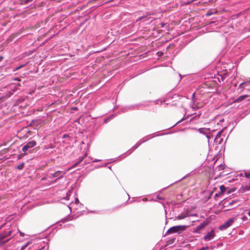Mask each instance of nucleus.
Returning a JSON list of instances; mask_svg holds the SVG:
<instances>
[{"mask_svg": "<svg viewBox=\"0 0 250 250\" xmlns=\"http://www.w3.org/2000/svg\"><path fill=\"white\" fill-rule=\"evenodd\" d=\"M235 220V219L234 218L229 219L224 224L220 226L219 229L222 230L228 228L233 224Z\"/></svg>", "mask_w": 250, "mask_h": 250, "instance_id": "20e7f679", "label": "nucleus"}, {"mask_svg": "<svg viewBox=\"0 0 250 250\" xmlns=\"http://www.w3.org/2000/svg\"><path fill=\"white\" fill-rule=\"evenodd\" d=\"M240 191L242 193H246L248 191H250V185L248 186H245L241 187L240 189Z\"/></svg>", "mask_w": 250, "mask_h": 250, "instance_id": "0eeeda50", "label": "nucleus"}, {"mask_svg": "<svg viewBox=\"0 0 250 250\" xmlns=\"http://www.w3.org/2000/svg\"><path fill=\"white\" fill-rule=\"evenodd\" d=\"M23 155H24V153H23V154H21V155H19V156H18V159H20V158L21 157V156H23Z\"/></svg>", "mask_w": 250, "mask_h": 250, "instance_id": "5701e85b", "label": "nucleus"}, {"mask_svg": "<svg viewBox=\"0 0 250 250\" xmlns=\"http://www.w3.org/2000/svg\"><path fill=\"white\" fill-rule=\"evenodd\" d=\"M210 15H211V14H209V13H208V14H207V16H210Z\"/></svg>", "mask_w": 250, "mask_h": 250, "instance_id": "7c9ffc66", "label": "nucleus"}, {"mask_svg": "<svg viewBox=\"0 0 250 250\" xmlns=\"http://www.w3.org/2000/svg\"><path fill=\"white\" fill-rule=\"evenodd\" d=\"M12 230H9L8 231H4L0 234V244L3 245L6 243L9 239L4 241V239L6 237L10 236L11 235Z\"/></svg>", "mask_w": 250, "mask_h": 250, "instance_id": "f03ea898", "label": "nucleus"}, {"mask_svg": "<svg viewBox=\"0 0 250 250\" xmlns=\"http://www.w3.org/2000/svg\"><path fill=\"white\" fill-rule=\"evenodd\" d=\"M36 144V142L34 140L28 142L22 148V151L24 152V155H26V151L29 149L35 146Z\"/></svg>", "mask_w": 250, "mask_h": 250, "instance_id": "7ed1b4c3", "label": "nucleus"}, {"mask_svg": "<svg viewBox=\"0 0 250 250\" xmlns=\"http://www.w3.org/2000/svg\"><path fill=\"white\" fill-rule=\"evenodd\" d=\"M22 67V65H21V66H19V67H17L16 69H20V68H21Z\"/></svg>", "mask_w": 250, "mask_h": 250, "instance_id": "393cba45", "label": "nucleus"}, {"mask_svg": "<svg viewBox=\"0 0 250 250\" xmlns=\"http://www.w3.org/2000/svg\"><path fill=\"white\" fill-rule=\"evenodd\" d=\"M86 156V153H85V154H84V155L83 157H81V158L80 159L79 161L77 163H76V164L75 165V166L77 165L78 163H80L81 162H82V161L83 160V159L85 158V157Z\"/></svg>", "mask_w": 250, "mask_h": 250, "instance_id": "ddd939ff", "label": "nucleus"}, {"mask_svg": "<svg viewBox=\"0 0 250 250\" xmlns=\"http://www.w3.org/2000/svg\"><path fill=\"white\" fill-rule=\"evenodd\" d=\"M245 176L248 178H250V173H246Z\"/></svg>", "mask_w": 250, "mask_h": 250, "instance_id": "f3484780", "label": "nucleus"}, {"mask_svg": "<svg viewBox=\"0 0 250 250\" xmlns=\"http://www.w3.org/2000/svg\"><path fill=\"white\" fill-rule=\"evenodd\" d=\"M204 129H205L203 128H200L198 129V131L200 133H205V132H204Z\"/></svg>", "mask_w": 250, "mask_h": 250, "instance_id": "dca6fc26", "label": "nucleus"}, {"mask_svg": "<svg viewBox=\"0 0 250 250\" xmlns=\"http://www.w3.org/2000/svg\"><path fill=\"white\" fill-rule=\"evenodd\" d=\"M32 0H25L24 2H25V3H28V2H29L32 1Z\"/></svg>", "mask_w": 250, "mask_h": 250, "instance_id": "aec40b11", "label": "nucleus"}, {"mask_svg": "<svg viewBox=\"0 0 250 250\" xmlns=\"http://www.w3.org/2000/svg\"><path fill=\"white\" fill-rule=\"evenodd\" d=\"M248 97V96L247 95L240 96L237 99H236L235 102H241Z\"/></svg>", "mask_w": 250, "mask_h": 250, "instance_id": "6e6552de", "label": "nucleus"}, {"mask_svg": "<svg viewBox=\"0 0 250 250\" xmlns=\"http://www.w3.org/2000/svg\"><path fill=\"white\" fill-rule=\"evenodd\" d=\"M24 166V164L23 163H21L16 167V168L19 170L22 169Z\"/></svg>", "mask_w": 250, "mask_h": 250, "instance_id": "9b49d317", "label": "nucleus"}, {"mask_svg": "<svg viewBox=\"0 0 250 250\" xmlns=\"http://www.w3.org/2000/svg\"><path fill=\"white\" fill-rule=\"evenodd\" d=\"M3 226L0 227V229H1L2 228Z\"/></svg>", "mask_w": 250, "mask_h": 250, "instance_id": "2f4dec72", "label": "nucleus"}, {"mask_svg": "<svg viewBox=\"0 0 250 250\" xmlns=\"http://www.w3.org/2000/svg\"><path fill=\"white\" fill-rule=\"evenodd\" d=\"M208 247H203V248H202L201 249H200L199 250H208Z\"/></svg>", "mask_w": 250, "mask_h": 250, "instance_id": "a211bd4d", "label": "nucleus"}, {"mask_svg": "<svg viewBox=\"0 0 250 250\" xmlns=\"http://www.w3.org/2000/svg\"><path fill=\"white\" fill-rule=\"evenodd\" d=\"M161 25L162 27H164L165 25V23L162 22V23H161Z\"/></svg>", "mask_w": 250, "mask_h": 250, "instance_id": "4be33fe9", "label": "nucleus"}, {"mask_svg": "<svg viewBox=\"0 0 250 250\" xmlns=\"http://www.w3.org/2000/svg\"><path fill=\"white\" fill-rule=\"evenodd\" d=\"M21 86V84L20 83H18V84H17L16 86Z\"/></svg>", "mask_w": 250, "mask_h": 250, "instance_id": "bb28decb", "label": "nucleus"}, {"mask_svg": "<svg viewBox=\"0 0 250 250\" xmlns=\"http://www.w3.org/2000/svg\"><path fill=\"white\" fill-rule=\"evenodd\" d=\"M17 89V87H15L13 89V90H12V91H13V92H15V91L16 90V89Z\"/></svg>", "mask_w": 250, "mask_h": 250, "instance_id": "b1692460", "label": "nucleus"}, {"mask_svg": "<svg viewBox=\"0 0 250 250\" xmlns=\"http://www.w3.org/2000/svg\"><path fill=\"white\" fill-rule=\"evenodd\" d=\"M186 226H176L169 228L167 231L166 234H171L174 233H180L185 230Z\"/></svg>", "mask_w": 250, "mask_h": 250, "instance_id": "f257e3e1", "label": "nucleus"}, {"mask_svg": "<svg viewBox=\"0 0 250 250\" xmlns=\"http://www.w3.org/2000/svg\"><path fill=\"white\" fill-rule=\"evenodd\" d=\"M157 198H158V199H162V198H161V197H159V196L157 197Z\"/></svg>", "mask_w": 250, "mask_h": 250, "instance_id": "c756f323", "label": "nucleus"}, {"mask_svg": "<svg viewBox=\"0 0 250 250\" xmlns=\"http://www.w3.org/2000/svg\"><path fill=\"white\" fill-rule=\"evenodd\" d=\"M220 194H224V193L225 192L226 190V187L224 185H221L220 187Z\"/></svg>", "mask_w": 250, "mask_h": 250, "instance_id": "9d476101", "label": "nucleus"}, {"mask_svg": "<svg viewBox=\"0 0 250 250\" xmlns=\"http://www.w3.org/2000/svg\"><path fill=\"white\" fill-rule=\"evenodd\" d=\"M248 214L249 216H250V210L248 212Z\"/></svg>", "mask_w": 250, "mask_h": 250, "instance_id": "cd10ccee", "label": "nucleus"}, {"mask_svg": "<svg viewBox=\"0 0 250 250\" xmlns=\"http://www.w3.org/2000/svg\"><path fill=\"white\" fill-rule=\"evenodd\" d=\"M215 236L214 231L213 230H211L209 231L206 235L204 237L205 241H208L211 240Z\"/></svg>", "mask_w": 250, "mask_h": 250, "instance_id": "39448f33", "label": "nucleus"}, {"mask_svg": "<svg viewBox=\"0 0 250 250\" xmlns=\"http://www.w3.org/2000/svg\"><path fill=\"white\" fill-rule=\"evenodd\" d=\"M225 169V167L223 165H220L218 166V170H222Z\"/></svg>", "mask_w": 250, "mask_h": 250, "instance_id": "4468645a", "label": "nucleus"}, {"mask_svg": "<svg viewBox=\"0 0 250 250\" xmlns=\"http://www.w3.org/2000/svg\"><path fill=\"white\" fill-rule=\"evenodd\" d=\"M12 93H10V92H9V96H10L11 95H12Z\"/></svg>", "mask_w": 250, "mask_h": 250, "instance_id": "c85d7f7f", "label": "nucleus"}, {"mask_svg": "<svg viewBox=\"0 0 250 250\" xmlns=\"http://www.w3.org/2000/svg\"><path fill=\"white\" fill-rule=\"evenodd\" d=\"M66 171H57L53 174L52 176L53 177H58L59 178H62V175L65 174Z\"/></svg>", "mask_w": 250, "mask_h": 250, "instance_id": "423d86ee", "label": "nucleus"}, {"mask_svg": "<svg viewBox=\"0 0 250 250\" xmlns=\"http://www.w3.org/2000/svg\"><path fill=\"white\" fill-rule=\"evenodd\" d=\"M145 17H146L145 16H142V17H140V18H139V19H138L137 21H140V20H141L142 19H143L145 18Z\"/></svg>", "mask_w": 250, "mask_h": 250, "instance_id": "6ab92c4d", "label": "nucleus"}, {"mask_svg": "<svg viewBox=\"0 0 250 250\" xmlns=\"http://www.w3.org/2000/svg\"><path fill=\"white\" fill-rule=\"evenodd\" d=\"M14 81H18V82L21 81V80H20L19 78H15V79H14Z\"/></svg>", "mask_w": 250, "mask_h": 250, "instance_id": "412c9836", "label": "nucleus"}, {"mask_svg": "<svg viewBox=\"0 0 250 250\" xmlns=\"http://www.w3.org/2000/svg\"><path fill=\"white\" fill-rule=\"evenodd\" d=\"M21 235H22V233L21 232L20 233Z\"/></svg>", "mask_w": 250, "mask_h": 250, "instance_id": "72a5a7b5", "label": "nucleus"}, {"mask_svg": "<svg viewBox=\"0 0 250 250\" xmlns=\"http://www.w3.org/2000/svg\"><path fill=\"white\" fill-rule=\"evenodd\" d=\"M245 218H247V217H243V219H245Z\"/></svg>", "mask_w": 250, "mask_h": 250, "instance_id": "473e14b6", "label": "nucleus"}, {"mask_svg": "<svg viewBox=\"0 0 250 250\" xmlns=\"http://www.w3.org/2000/svg\"><path fill=\"white\" fill-rule=\"evenodd\" d=\"M2 59H3V57H1H1H0V61L1 60H2Z\"/></svg>", "mask_w": 250, "mask_h": 250, "instance_id": "a878e982", "label": "nucleus"}, {"mask_svg": "<svg viewBox=\"0 0 250 250\" xmlns=\"http://www.w3.org/2000/svg\"><path fill=\"white\" fill-rule=\"evenodd\" d=\"M223 131V130H220V131H219L218 132V133L217 134V135L216 136L215 139L219 138L221 137V134H222Z\"/></svg>", "mask_w": 250, "mask_h": 250, "instance_id": "f8f14e48", "label": "nucleus"}, {"mask_svg": "<svg viewBox=\"0 0 250 250\" xmlns=\"http://www.w3.org/2000/svg\"><path fill=\"white\" fill-rule=\"evenodd\" d=\"M187 216V215L185 214H181L180 215L177 216L176 218L178 220H182L185 218Z\"/></svg>", "mask_w": 250, "mask_h": 250, "instance_id": "1a4fd4ad", "label": "nucleus"}, {"mask_svg": "<svg viewBox=\"0 0 250 250\" xmlns=\"http://www.w3.org/2000/svg\"><path fill=\"white\" fill-rule=\"evenodd\" d=\"M29 244V243H27L26 244H25V245L23 246L20 250H23L26 247H27V246Z\"/></svg>", "mask_w": 250, "mask_h": 250, "instance_id": "2eb2a0df", "label": "nucleus"}]
</instances>
